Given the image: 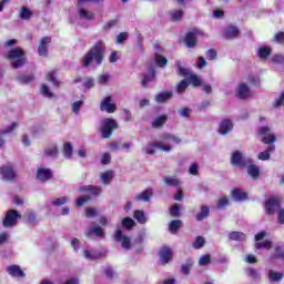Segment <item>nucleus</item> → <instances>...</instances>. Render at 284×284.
<instances>
[{
    "label": "nucleus",
    "mask_w": 284,
    "mask_h": 284,
    "mask_svg": "<svg viewBox=\"0 0 284 284\" xmlns=\"http://www.w3.org/2000/svg\"><path fill=\"white\" fill-rule=\"evenodd\" d=\"M181 143V140L176 135H172L170 133H163L160 136V140L155 142H150L145 146H143L142 152L144 154H150L153 156V154H156V151L153 150V148H158L162 152H172L174 145H179Z\"/></svg>",
    "instance_id": "obj_1"
},
{
    "label": "nucleus",
    "mask_w": 284,
    "mask_h": 284,
    "mask_svg": "<svg viewBox=\"0 0 284 284\" xmlns=\"http://www.w3.org/2000/svg\"><path fill=\"white\" fill-rule=\"evenodd\" d=\"M105 54V43L103 41H98L94 45L83 55L81 63L82 68H90L92 63L95 65H101L103 63Z\"/></svg>",
    "instance_id": "obj_2"
},
{
    "label": "nucleus",
    "mask_w": 284,
    "mask_h": 284,
    "mask_svg": "<svg viewBox=\"0 0 284 284\" xmlns=\"http://www.w3.org/2000/svg\"><path fill=\"white\" fill-rule=\"evenodd\" d=\"M258 135L262 138V143H265L267 146L266 151L261 152L257 158L260 161H270L271 153L276 150V135L272 132V129L268 126H262L258 130Z\"/></svg>",
    "instance_id": "obj_3"
},
{
    "label": "nucleus",
    "mask_w": 284,
    "mask_h": 284,
    "mask_svg": "<svg viewBox=\"0 0 284 284\" xmlns=\"http://www.w3.org/2000/svg\"><path fill=\"white\" fill-rule=\"evenodd\" d=\"M7 59L11 61V68L14 70L26 65V53L20 48L11 49L7 55Z\"/></svg>",
    "instance_id": "obj_4"
},
{
    "label": "nucleus",
    "mask_w": 284,
    "mask_h": 284,
    "mask_svg": "<svg viewBox=\"0 0 284 284\" xmlns=\"http://www.w3.org/2000/svg\"><path fill=\"white\" fill-rule=\"evenodd\" d=\"M119 124L113 119L106 118L101 121V133L103 139H110L112 136V130H116Z\"/></svg>",
    "instance_id": "obj_5"
},
{
    "label": "nucleus",
    "mask_w": 284,
    "mask_h": 284,
    "mask_svg": "<svg viewBox=\"0 0 284 284\" xmlns=\"http://www.w3.org/2000/svg\"><path fill=\"white\" fill-rule=\"evenodd\" d=\"M252 163V159L246 158L242 151H233L231 154V164L235 168H246Z\"/></svg>",
    "instance_id": "obj_6"
},
{
    "label": "nucleus",
    "mask_w": 284,
    "mask_h": 284,
    "mask_svg": "<svg viewBox=\"0 0 284 284\" xmlns=\"http://www.w3.org/2000/svg\"><path fill=\"white\" fill-rule=\"evenodd\" d=\"M200 37H205V32L201 31L200 29H193L185 37V45L186 48H194L196 45V39Z\"/></svg>",
    "instance_id": "obj_7"
},
{
    "label": "nucleus",
    "mask_w": 284,
    "mask_h": 284,
    "mask_svg": "<svg viewBox=\"0 0 284 284\" xmlns=\"http://www.w3.org/2000/svg\"><path fill=\"white\" fill-rule=\"evenodd\" d=\"M19 219H21V214L19 212H17L16 210L8 211L2 222L3 227H14Z\"/></svg>",
    "instance_id": "obj_8"
},
{
    "label": "nucleus",
    "mask_w": 284,
    "mask_h": 284,
    "mask_svg": "<svg viewBox=\"0 0 284 284\" xmlns=\"http://www.w3.org/2000/svg\"><path fill=\"white\" fill-rule=\"evenodd\" d=\"M266 236H270V233H267L265 231H262L255 235L256 250H262V248L270 250L272 247V241H270V240H265L264 242H258V241H263Z\"/></svg>",
    "instance_id": "obj_9"
},
{
    "label": "nucleus",
    "mask_w": 284,
    "mask_h": 284,
    "mask_svg": "<svg viewBox=\"0 0 284 284\" xmlns=\"http://www.w3.org/2000/svg\"><path fill=\"white\" fill-rule=\"evenodd\" d=\"M114 239L115 241H118V243H121L124 250H130V247H132V242L130 241V237L123 234V231H121V226H118Z\"/></svg>",
    "instance_id": "obj_10"
},
{
    "label": "nucleus",
    "mask_w": 284,
    "mask_h": 284,
    "mask_svg": "<svg viewBox=\"0 0 284 284\" xmlns=\"http://www.w3.org/2000/svg\"><path fill=\"white\" fill-rule=\"evenodd\" d=\"M266 214H276L281 210V200L271 197L265 202Z\"/></svg>",
    "instance_id": "obj_11"
},
{
    "label": "nucleus",
    "mask_w": 284,
    "mask_h": 284,
    "mask_svg": "<svg viewBox=\"0 0 284 284\" xmlns=\"http://www.w3.org/2000/svg\"><path fill=\"white\" fill-rule=\"evenodd\" d=\"M36 179L41 183H45V181H50V179H52V170L43 166L38 168L36 173Z\"/></svg>",
    "instance_id": "obj_12"
},
{
    "label": "nucleus",
    "mask_w": 284,
    "mask_h": 284,
    "mask_svg": "<svg viewBox=\"0 0 284 284\" xmlns=\"http://www.w3.org/2000/svg\"><path fill=\"white\" fill-rule=\"evenodd\" d=\"M100 110L101 112H108V114L116 111V104L112 103V97H106L101 101Z\"/></svg>",
    "instance_id": "obj_13"
},
{
    "label": "nucleus",
    "mask_w": 284,
    "mask_h": 284,
    "mask_svg": "<svg viewBox=\"0 0 284 284\" xmlns=\"http://www.w3.org/2000/svg\"><path fill=\"white\" fill-rule=\"evenodd\" d=\"M235 93L239 99H250V97H252V91L245 82H241L240 84H237Z\"/></svg>",
    "instance_id": "obj_14"
},
{
    "label": "nucleus",
    "mask_w": 284,
    "mask_h": 284,
    "mask_svg": "<svg viewBox=\"0 0 284 284\" xmlns=\"http://www.w3.org/2000/svg\"><path fill=\"white\" fill-rule=\"evenodd\" d=\"M83 256L87 258V261H98V258H102V256H105V251H97L93 248H85L83 251Z\"/></svg>",
    "instance_id": "obj_15"
},
{
    "label": "nucleus",
    "mask_w": 284,
    "mask_h": 284,
    "mask_svg": "<svg viewBox=\"0 0 284 284\" xmlns=\"http://www.w3.org/2000/svg\"><path fill=\"white\" fill-rule=\"evenodd\" d=\"M78 17L81 21H94V12L85 9L83 4H78Z\"/></svg>",
    "instance_id": "obj_16"
},
{
    "label": "nucleus",
    "mask_w": 284,
    "mask_h": 284,
    "mask_svg": "<svg viewBox=\"0 0 284 284\" xmlns=\"http://www.w3.org/2000/svg\"><path fill=\"white\" fill-rule=\"evenodd\" d=\"M14 178V169L10 164L0 168V179L2 181H12Z\"/></svg>",
    "instance_id": "obj_17"
},
{
    "label": "nucleus",
    "mask_w": 284,
    "mask_h": 284,
    "mask_svg": "<svg viewBox=\"0 0 284 284\" xmlns=\"http://www.w3.org/2000/svg\"><path fill=\"white\" fill-rule=\"evenodd\" d=\"M52 43V38L44 37L40 40L39 47H38V54L40 57H48V47Z\"/></svg>",
    "instance_id": "obj_18"
},
{
    "label": "nucleus",
    "mask_w": 284,
    "mask_h": 284,
    "mask_svg": "<svg viewBox=\"0 0 284 284\" xmlns=\"http://www.w3.org/2000/svg\"><path fill=\"white\" fill-rule=\"evenodd\" d=\"M234 130V123H232V120L224 119L220 123L219 132L222 135L230 134Z\"/></svg>",
    "instance_id": "obj_19"
},
{
    "label": "nucleus",
    "mask_w": 284,
    "mask_h": 284,
    "mask_svg": "<svg viewBox=\"0 0 284 284\" xmlns=\"http://www.w3.org/2000/svg\"><path fill=\"white\" fill-rule=\"evenodd\" d=\"M80 192H87V194H90L91 196H99L103 192V189L101 186H94V185H84L79 187Z\"/></svg>",
    "instance_id": "obj_20"
},
{
    "label": "nucleus",
    "mask_w": 284,
    "mask_h": 284,
    "mask_svg": "<svg viewBox=\"0 0 284 284\" xmlns=\"http://www.w3.org/2000/svg\"><path fill=\"white\" fill-rule=\"evenodd\" d=\"M7 272L10 276H13L14 278H23V276H26V273H23L19 265H11L7 267Z\"/></svg>",
    "instance_id": "obj_21"
},
{
    "label": "nucleus",
    "mask_w": 284,
    "mask_h": 284,
    "mask_svg": "<svg viewBox=\"0 0 284 284\" xmlns=\"http://www.w3.org/2000/svg\"><path fill=\"white\" fill-rule=\"evenodd\" d=\"M160 260L163 265H168L169 261H172V250L169 247H163L160 250Z\"/></svg>",
    "instance_id": "obj_22"
},
{
    "label": "nucleus",
    "mask_w": 284,
    "mask_h": 284,
    "mask_svg": "<svg viewBox=\"0 0 284 284\" xmlns=\"http://www.w3.org/2000/svg\"><path fill=\"white\" fill-rule=\"evenodd\" d=\"M270 54H272V48L263 45L257 49V57L261 61H267Z\"/></svg>",
    "instance_id": "obj_23"
},
{
    "label": "nucleus",
    "mask_w": 284,
    "mask_h": 284,
    "mask_svg": "<svg viewBox=\"0 0 284 284\" xmlns=\"http://www.w3.org/2000/svg\"><path fill=\"white\" fill-rule=\"evenodd\" d=\"M172 97H174V93L172 91H163L155 95V101L156 103H165V101H170Z\"/></svg>",
    "instance_id": "obj_24"
},
{
    "label": "nucleus",
    "mask_w": 284,
    "mask_h": 284,
    "mask_svg": "<svg viewBox=\"0 0 284 284\" xmlns=\"http://www.w3.org/2000/svg\"><path fill=\"white\" fill-rule=\"evenodd\" d=\"M155 71L154 68H150L148 73L143 74L142 88H148V83L154 81Z\"/></svg>",
    "instance_id": "obj_25"
},
{
    "label": "nucleus",
    "mask_w": 284,
    "mask_h": 284,
    "mask_svg": "<svg viewBox=\"0 0 284 284\" xmlns=\"http://www.w3.org/2000/svg\"><path fill=\"white\" fill-rule=\"evenodd\" d=\"M224 37L225 39H234V37H239V28L235 26H229L224 30Z\"/></svg>",
    "instance_id": "obj_26"
},
{
    "label": "nucleus",
    "mask_w": 284,
    "mask_h": 284,
    "mask_svg": "<svg viewBox=\"0 0 284 284\" xmlns=\"http://www.w3.org/2000/svg\"><path fill=\"white\" fill-rule=\"evenodd\" d=\"M232 197L234 201H245L247 200V193L241 189H234L232 192Z\"/></svg>",
    "instance_id": "obj_27"
},
{
    "label": "nucleus",
    "mask_w": 284,
    "mask_h": 284,
    "mask_svg": "<svg viewBox=\"0 0 284 284\" xmlns=\"http://www.w3.org/2000/svg\"><path fill=\"white\" fill-rule=\"evenodd\" d=\"M90 234H93L94 236H98L100 239H103V236H105V232H103V229L101 226L89 227L87 236H90Z\"/></svg>",
    "instance_id": "obj_28"
},
{
    "label": "nucleus",
    "mask_w": 284,
    "mask_h": 284,
    "mask_svg": "<svg viewBox=\"0 0 284 284\" xmlns=\"http://www.w3.org/2000/svg\"><path fill=\"white\" fill-rule=\"evenodd\" d=\"M151 196H152V189H148L142 193L135 195L134 201H144L145 203H148Z\"/></svg>",
    "instance_id": "obj_29"
},
{
    "label": "nucleus",
    "mask_w": 284,
    "mask_h": 284,
    "mask_svg": "<svg viewBox=\"0 0 284 284\" xmlns=\"http://www.w3.org/2000/svg\"><path fill=\"white\" fill-rule=\"evenodd\" d=\"M16 81L18 83H21L22 85H27V83H31V81H34V75L33 74H20L16 77Z\"/></svg>",
    "instance_id": "obj_30"
},
{
    "label": "nucleus",
    "mask_w": 284,
    "mask_h": 284,
    "mask_svg": "<svg viewBox=\"0 0 284 284\" xmlns=\"http://www.w3.org/2000/svg\"><path fill=\"white\" fill-rule=\"evenodd\" d=\"M175 65L178 68V74L180 77H190L191 72H190V69L183 67V62H181L180 60H178L175 62Z\"/></svg>",
    "instance_id": "obj_31"
},
{
    "label": "nucleus",
    "mask_w": 284,
    "mask_h": 284,
    "mask_svg": "<svg viewBox=\"0 0 284 284\" xmlns=\"http://www.w3.org/2000/svg\"><path fill=\"white\" fill-rule=\"evenodd\" d=\"M207 216H210V206L203 205L201 207L200 213L196 214L195 219H196V221H203V220L207 219Z\"/></svg>",
    "instance_id": "obj_32"
},
{
    "label": "nucleus",
    "mask_w": 284,
    "mask_h": 284,
    "mask_svg": "<svg viewBox=\"0 0 284 284\" xmlns=\"http://www.w3.org/2000/svg\"><path fill=\"white\" fill-rule=\"evenodd\" d=\"M247 174L253 179H256L261 174V169L256 164H251L247 166Z\"/></svg>",
    "instance_id": "obj_33"
},
{
    "label": "nucleus",
    "mask_w": 284,
    "mask_h": 284,
    "mask_svg": "<svg viewBox=\"0 0 284 284\" xmlns=\"http://www.w3.org/2000/svg\"><path fill=\"white\" fill-rule=\"evenodd\" d=\"M133 217L140 223L141 225L148 223V217H145V212L141 210H136L133 214Z\"/></svg>",
    "instance_id": "obj_34"
},
{
    "label": "nucleus",
    "mask_w": 284,
    "mask_h": 284,
    "mask_svg": "<svg viewBox=\"0 0 284 284\" xmlns=\"http://www.w3.org/2000/svg\"><path fill=\"white\" fill-rule=\"evenodd\" d=\"M69 202H70V197H68V196H61V197L50 201V203H51V205H53V207H61V205H65V203H69Z\"/></svg>",
    "instance_id": "obj_35"
},
{
    "label": "nucleus",
    "mask_w": 284,
    "mask_h": 284,
    "mask_svg": "<svg viewBox=\"0 0 284 284\" xmlns=\"http://www.w3.org/2000/svg\"><path fill=\"white\" fill-rule=\"evenodd\" d=\"M230 241H245L246 235L243 232L233 231L229 234Z\"/></svg>",
    "instance_id": "obj_36"
},
{
    "label": "nucleus",
    "mask_w": 284,
    "mask_h": 284,
    "mask_svg": "<svg viewBox=\"0 0 284 284\" xmlns=\"http://www.w3.org/2000/svg\"><path fill=\"white\" fill-rule=\"evenodd\" d=\"M181 225H183V222H181V220H173L169 224V230L172 234H176V232H179Z\"/></svg>",
    "instance_id": "obj_37"
},
{
    "label": "nucleus",
    "mask_w": 284,
    "mask_h": 284,
    "mask_svg": "<svg viewBox=\"0 0 284 284\" xmlns=\"http://www.w3.org/2000/svg\"><path fill=\"white\" fill-rule=\"evenodd\" d=\"M32 14H33L32 10H30L29 8H27V7L20 8V19H22V21L30 20Z\"/></svg>",
    "instance_id": "obj_38"
},
{
    "label": "nucleus",
    "mask_w": 284,
    "mask_h": 284,
    "mask_svg": "<svg viewBox=\"0 0 284 284\" xmlns=\"http://www.w3.org/2000/svg\"><path fill=\"white\" fill-rule=\"evenodd\" d=\"M164 183L171 187H179V185H181V181L174 176H165Z\"/></svg>",
    "instance_id": "obj_39"
},
{
    "label": "nucleus",
    "mask_w": 284,
    "mask_h": 284,
    "mask_svg": "<svg viewBox=\"0 0 284 284\" xmlns=\"http://www.w3.org/2000/svg\"><path fill=\"white\" fill-rule=\"evenodd\" d=\"M114 178V173L112 171H106L101 174V181L103 185H110V181Z\"/></svg>",
    "instance_id": "obj_40"
},
{
    "label": "nucleus",
    "mask_w": 284,
    "mask_h": 284,
    "mask_svg": "<svg viewBox=\"0 0 284 284\" xmlns=\"http://www.w3.org/2000/svg\"><path fill=\"white\" fill-rule=\"evenodd\" d=\"M212 263V256L210 254L202 255L199 260L200 267H207Z\"/></svg>",
    "instance_id": "obj_41"
},
{
    "label": "nucleus",
    "mask_w": 284,
    "mask_h": 284,
    "mask_svg": "<svg viewBox=\"0 0 284 284\" xmlns=\"http://www.w3.org/2000/svg\"><path fill=\"white\" fill-rule=\"evenodd\" d=\"M18 124L16 122H12L9 126L6 129L0 130V136H6V134H12L14 130H17Z\"/></svg>",
    "instance_id": "obj_42"
},
{
    "label": "nucleus",
    "mask_w": 284,
    "mask_h": 284,
    "mask_svg": "<svg viewBox=\"0 0 284 284\" xmlns=\"http://www.w3.org/2000/svg\"><path fill=\"white\" fill-rule=\"evenodd\" d=\"M40 93L42 94V97H45L47 99H54V93L50 91V87L47 84H42Z\"/></svg>",
    "instance_id": "obj_43"
},
{
    "label": "nucleus",
    "mask_w": 284,
    "mask_h": 284,
    "mask_svg": "<svg viewBox=\"0 0 284 284\" xmlns=\"http://www.w3.org/2000/svg\"><path fill=\"white\" fill-rule=\"evenodd\" d=\"M169 14L171 21H181L183 19V10H172Z\"/></svg>",
    "instance_id": "obj_44"
},
{
    "label": "nucleus",
    "mask_w": 284,
    "mask_h": 284,
    "mask_svg": "<svg viewBox=\"0 0 284 284\" xmlns=\"http://www.w3.org/2000/svg\"><path fill=\"white\" fill-rule=\"evenodd\" d=\"M121 225H122V227H125L126 230H132V227H134L136 225V223L134 222V220H132V217H124L121 221Z\"/></svg>",
    "instance_id": "obj_45"
},
{
    "label": "nucleus",
    "mask_w": 284,
    "mask_h": 284,
    "mask_svg": "<svg viewBox=\"0 0 284 284\" xmlns=\"http://www.w3.org/2000/svg\"><path fill=\"white\" fill-rule=\"evenodd\" d=\"M45 156H57L59 154V149L57 148V144H52L51 146L47 148L44 150Z\"/></svg>",
    "instance_id": "obj_46"
},
{
    "label": "nucleus",
    "mask_w": 284,
    "mask_h": 284,
    "mask_svg": "<svg viewBox=\"0 0 284 284\" xmlns=\"http://www.w3.org/2000/svg\"><path fill=\"white\" fill-rule=\"evenodd\" d=\"M63 152L67 159H72V152H73L72 143L65 142L63 144Z\"/></svg>",
    "instance_id": "obj_47"
},
{
    "label": "nucleus",
    "mask_w": 284,
    "mask_h": 284,
    "mask_svg": "<svg viewBox=\"0 0 284 284\" xmlns=\"http://www.w3.org/2000/svg\"><path fill=\"white\" fill-rule=\"evenodd\" d=\"M192 265H194V261L187 260L186 263L183 264L181 267L182 274H185L187 276L192 270Z\"/></svg>",
    "instance_id": "obj_48"
},
{
    "label": "nucleus",
    "mask_w": 284,
    "mask_h": 284,
    "mask_svg": "<svg viewBox=\"0 0 284 284\" xmlns=\"http://www.w3.org/2000/svg\"><path fill=\"white\" fill-rule=\"evenodd\" d=\"M168 121V115H160L152 122L153 128H161Z\"/></svg>",
    "instance_id": "obj_49"
},
{
    "label": "nucleus",
    "mask_w": 284,
    "mask_h": 284,
    "mask_svg": "<svg viewBox=\"0 0 284 284\" xmlns=\"http://www.w3.org/2000/svg\"><path fill=\"white\" fill-rule=\"evenodd\" d=\"M83 100H78L71 104V110L73 114H79L81 112V108H83Z\"/></svg>",
    "instance_id": "obj_50"
},
{
    "label": "nucleus",
    "mask_w": 284,
    "mask_h": 284,
    "mask_svg": "<svg viewBox=\"0 0 284 284\" xmlns=\"http://www.w3.org/2000/svg\"><path fill=\"white\" fill-rule=\"evenodd\" d=\"M155 63L159 68H165V65H168V58L161 54H155Z\"/></svg>",
    "instance_id": "obj_51"
},
{
    "label": "nucleus",
    "mask_w": 284,
    "mask_h": 284,
    "mask_svg": "<svg viewBox=\"0 0 284 284\" xmlns=\"http://www.w3.org/2000/svg\"><path fill=\"white\" fill-rule=\"evenodd\" d=\"M187 85H190L187 79L182 80L176 87L178 94H183V92L187 90Z\"/></svg>",
    "instance_id": "obj_52"
},
{
    "label": "nucleus",
    "mask_w": 284,
    "mask_h": 284,
    "mask_svg": "<svg viewBox=\"0 0 284 284\" xmlns=\"http://www.w3.org/2000/svg\"><path fill=\"white\" fill-rule=\"evenodd\" d=\"M170 214L171 216H173L174 219L181 216V206L179 204H173L170 207Z\"/></svg>",
    "instance_id": "obj_53"
},
{
    "label": "nucleus",
    "mask_w": 284,
    "mask_h": 284,
    "mask_svg": "<svg viewBox=\"0 0 284 284\" xmlns=\"http://www.w3.org/2000/svg\"><path fill=\"white\" fill-rule=\"evenodd\" d=\"M205 245V237L197 236L195 241L193 242L194 250H201Z\"/></svg>",
    "instance_id": "obj_54"
},
{
    "label": "nucleus",
    "mask_w": 284,
    "mask_h": 284,
    "mask_svg": "<svg viewBox=\"0 0 284 284\" xmlns=\"http://www.w3.org/2000/svg\"><path fill=\"white\" fill-rule=\"evenodd\" d=\"M187 81L194 85V88H199V85H201V78H199L196 74H191Z\"/></svg>",
    "instance_id": "obj_55"
},
{
    "label": "nucleus",
    "mask_w": 284,
    "mask_h": 284,
    "mask_svg": "<svg viewBox=\"0 0 284 284\" xmlns=\"http://www.w3.org/2000/svg\"><path fill=\"white\" fill-rule=\"evenodd\" d=\"M116 26H119V18L111 19L104 24V30H112Z\"/></svg>",
    "instance_id": "obj_56"
},
{
    "label": "nucleus",
    "mask_w": 284,
    "mask_h": 284,
    "mask_svg": "<svg viewBox=\"0 0 284 284\" xmlns=\"http://www.w3.org/2000/svg\"><path fill=\"white\" fill-rule=\"evenodd\" d=\"M268 276H270V278H271V281H274V282H276V281H281L282 278H283V273H281V272H275V271H270L268 272Z\"/></svg>",
    "instance_id": "obj_57"
},
{
    "label": "nucleus",
    "mask_w": 284,
    "mask_h": 284,
    "mask_svg": "<svg viewBox=\"0 0 284 284\" xmlns=\"http://www.w3.org/2000/svg\"><path fill=\"white\" fill-rule=\"evenodd\" d=\"M48 81H50L53 85L59 87V80H57V72L51 71L47 74Z\"/></svg>",
    "instance_id": "obj_58"
},
{
    "label": "nucleus",
    "mask_w": 284,
    "mask_h": 284,
    "mask_svg": "<svg viewBox=\"0 0 284 284\" xmlns=\"http://www.w3.org/2000/svg\"><path fill=\"white\" fill-rule=\"evenodd\" d=\"M129 37L130 34L128 32H121L120 34L116 36L115 43L118 44L125 43Z\"/></svg>",
    "instance_id": "obj_59"
},
{
    "label": "nucleus",
    "mask_w": 284,
    "mask_h": 284,
    "mask_svg": "<svg viewBox=\"0 0 284 284\" xmlns=\"http://www.w3.org/2000/svg\"><path fill=\"white\" fill-rule=\"evenodd\" d=\"M88 201H90V195L80 196L75 200V205L78 207H81V206L85 205V203H88Z\"/></svg>",
    "instance_id": "obj_60"
},
{
    "label": "nucleus",
    "mask_w": 284,
    "mask_h": 284,
    "mask_svg": "<svg viewBox=\"0 0 284 284\" xmlns=\"http://www.w3.org/2000/svg\"><path fill=\"white\" fill-rule=\"evenodd\" d=\"M189 174L192 176H199V163L194 162L190 165Z\"/></svg>",
    "instance_id": "obj_61"
},
{
    "label": "nucleus",
    "mask_w": 284,
    "mask_h": 284,
    "mask_svg": "<svg viewBox=\"0 0 284 284\" xmlns=\"http://www.w3.org/2000/svg\"><path fill=\"white\" fill-rule=\"evenodd\" d=\"M230 203V200L227 196H222L217 201V210H223V207H226V205Z\"/></svg>",
    "instance_id": "obj_62"
},
{
    "label": "nucleus",
    "mask_w": 284,
    "mask_h": 284,
    "mask_svg": "<svg viewBox=\"0 0 284 284\" xmlns=\"http://www.w3.org/2000/svg\"><path fill=\"white\" fill-rule=\"evenodd\" d=\"M108 81H110V74H108V73H103V74L99 75V78H98V83L100 85H105V83H108Z\"/></svg>",
    "instance_id": "obj_63"
},
{
    "label": "nucleus",
    "mask_w": 284,
    "mask_h": 284,
    "mask_svg": "<svg viewBox=\"0 0 284 284\" xmlns=\"http://www.w3.org/2000/svg\"><path fill=\"white\" fill-rule=\"evenodd\" d=\"M273 63H278L284 65V55L283 54H276L272 58Z\"/></svg>",
    "instance_id": "obj_64"
}]
</instances>
